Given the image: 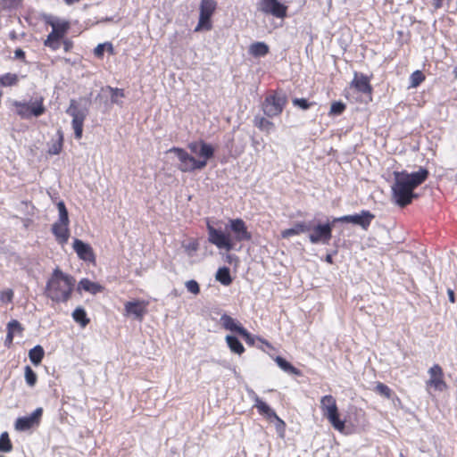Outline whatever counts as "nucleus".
Segmentation results:
<instances>
[{
    "instance_id": "obj_1",
    "label": "nucleus",
    "mask_w": 457,
    "mask_h": 457,
    "mask_svg": "<svg viewBox=\"0 0 457 457\" xmlns=\"http://www.w3.org/2000/svg\"><path fill=\"white\" fill-rule=\"evenodd\" d=\"M208 240L219 249L228 252L235 248L236 242L248 241L251 233L242 219H232L225 226V231L207 224Z\"/></svg>"
},
{
    "instance_id": "obj_2",
    "label": "nucleus",
    "mask_w": 457,
    "mask_h": 457,
    "mask_svg": "<svg viewBox=\"0 0 457 457\" xmlns=\"http://www.w3.org/2000/svg\"><path fill=\"white\" fill-rule=\"evenodd\" d=\"M393 174L395 182L391 187L392 199L397 205L404 207L417 196L413 190L427 179L428 171L425 168H420L418 171L412 173L394 171Z\"/></svg>"
},
{
    "instance_id": "obj_3",
    "label": "nucleus",
    "mask_w": 457,
    "mask_h": 457,
    "mask_svg": "<svg viewBox=\"0 0 457 457\" xmlns=\"http://www.w3.org/2000/svg\"><path fill=\"white\" fill-rule=\"evenodd\" d=\"M75 278L59 268L54 269L46 287V295L53 302L66 303L71 296Z\"/></svg>"
},
{
    "instance_id": "obj_4",
    "label": "nucleus",
    "mask_w": 457,
    "mask_h": 457,
    "mask_svg": "<svg viewBox=\"0 0 457 457\" xmlns=\"http://www.w3.org/2000/svg\"><path fill=\"white\" fill-rule=\"evenodd\" d=\"M169 153H174L179 160L178 169L182 172H193L205 168V162L202 160H196L192 154L185 149L172 147Z\"/></svg>"
},
{
    "instance_id": "obj_5",
    "label": "nucleus",
    "mask_w": 457,
    "mask_h": 457,
    "mask_svg": "<svg viewBox=\"0 0 457 457\" xmlns=\"http://www.w3.org/2000/svg\"><path fill=\"white\" fill-rule=\"evenodd\" d=\"M320 408L323 416L326 417L332 427L342 432L345 429V422L339 419L336 399L330 395H325L320 400Z\"/></svg>"
},
{
    "instance_id": "obj_6",
    "label": "nucleus",
    "mask_w": 457,
    "mask_h": 457,
    "mask_svg": "<svg viewBox=\"0 0 457 457\" xmlns=\"http://www.w3.org/2000/svg\"><path fill=\"white\" fill-rule=\"evenodd\" d=\"M66 112L72 117L71 125L74 130L75 138L80 139L83 133L84 120L88 113L87 109L80 106L76 100L71 99Z\"/></svg>"
},
{
    "instance_id": "obj_7",
    "label": "nucleus",
    "mask_w": 457,
    "mask_h": 457,
    "mask_svg": "<svg viewBox=\"0 0 457 457\" xmlns=\"http://www.w3.org/2000/svg\"><path fill=\"white\" fill-rule=\"evenodd\" d=\"M375 218V215L370 211L362 210L360 213L353 215H345L338 218H335L332 223L335 222H347L354 225H359L364 230H367L371 221Z\"/></svg>"
},
{
    "instance_id": "obj_8",
    "label": "nucleus",
    "mask_w": 457,
    "mask_h": 457,
    "mask_svg": "<svg viewBox=\"0 0 457 457\" xmlns=\"http://www.w3.org/2000/svg\"><path fill=\"white\" fill-rule=\"evenodd\" d=\"M286 104V98L279 96H269L262 104L263 112L268 117H275L279 115Z\"/></svg>"
},
{
    "instance_id": "obj_9",
    "label": "nucleus",
    "mask_w": 457,
    "mask_h": 457,
    "mask_svg": "<svg viewBox=\"0 0 457 457\" xmlns=\"http://www.w3.org/2000/svg\"><path fill=\"white\" fill-rule=\"evenodd\" d=\"M187 147L191 154L199 157L197 160H202L205 162V166L207 165L208 160L214 155V148L212 145L203 140L193 141L187 145Z\"/></svg>"
},
{
    "instance_id": "obj_10",
    "label": "nucleus",
    "mask_w": 457,
    "mask_h": 457,
    "mask_svg": "<svg viewBox=\"0 0 457 457\" xmlns=\"http://www.w3.org/2000/svg\"><path fill=\"white\" fill-rule=\"evenodd\" d=\"M333 225L330 223L318 224L312 228V233L309 235V239L312 244L322 243L327 245L332 237Z\"/></svg>"
},
{
    "instance_id": "obj_11",
    "label": "nucleus",
    "mask_w": 457,
    "mask_h": 457,
    "mask_svg": "<svg viewBox=\"0 0 457 457\" xmlns=\"http://www.w3.org/2000/svg\"><path fill=\"white\" fill-rule=\"evenodd\" d=\"M429 379L427 381V386L433 387L436 391H444L447 385L444 380V372L438 364H435L428 370Z\"/></svg>"
},
{
    "instance_id": "obj_12",
    "label": "nucleus",
    "mask_w": 457,
    "mask_h": 457,
    "mask_svg": "<svg viewBox=\"0 0 457 457\" xmlns=\"http://www.w3.org/2000/svg\"><path fill=\"white\" fill-rule=\"evenodd\" d=\"M259 9L264 12L272 14L277 18H284L287 15V6L278 0H260Z\"/></svg>"
},
{
    "instance_id": "obj_13",
    "label": "nucleus",
    "mask_w": 457,
    "mask_h": 457,
    "mask_svg": "<svg viewBox=\"0 0 457 457\" xmlns=\"http://www.w3.org/2000/svg\"><path fill=\"white\" fill-rule=\"evenodd\" d=\"M147 303L141 300L127 302L124 305V315L133 317L135 320H142L146 313Z\"/></svg>"
},
{
    "instance_id": "obj_14",
    "label": "nucleus",
    "mask_w": 457,
    "mask_h": 457,
    "mask_svg": "<svg viewBox=\"0 0 457 457\" xmlns=\"http://www.w3.org/2000/svg\"><path fill=\"white\" fill-rule=\"evenodd\" d=\"M73 249L79 259L90 262H94L96 261L93 248L90 245L84 243L82 240L75 239L73 242Z\"/></svg>"
},
{
    "instance_id": "obj_15",
    "label": "nucleus",
    "mask_w": 457,
    "mask_h": 457,
    "mask_svg": "<svg viewBox=\"0 0 457 457\" xmlns=\"http://www.w3.org/2000/svg\"><path fill=\"white\" fill-rule=\"evenodd\" d=\"M69 221H60V219L52 227V231L56 237L59 244L64 245L67 243L70 237V230L68 228Z\"/></svg>"
},
{
    "instance_id": "obj_16",
    "label": "nucleus",
    "mask_w": 457,
    "mask_h": 457,
    "mask_svg": "<svg viewBox=\"0 0 457 457\" xmlns=\"http://www.w3.org/2000/svg\"><path fill=\"white\" fill-rule=\"evenodd\" d=\"M352 85L359 91L364 94H370L372 87L369 78L364 74L355 72Z\"/></svg>"
},
{
    "instance_id": "obj_17",
    "label": "nucleus",
    "mask_w": 457,
    "mask_h": 457,
    "mask_svg": "<svg viewBox=\"0 0 457 457\" xmlns=\"http://www.w3.org/2000/svg\"><path fill=\"white\" fill-rule=\"evenodd\" d=\"M312 229L311 224L306 222H296L293 228L284 229L281 231V237L283 238H288L293 236H296L302 233L308 232Z\"/></svg>"
},
{
    "instance_id": "obj_18",
    "label": "nucleus",
    "mask_w": 457,
    "mask_h": 457,
    "mask_svg": "<svg viewBox=\"0 0 457 457\" xmlns=\"http://www.w3.org/2000/svg\"><path fill=\"white\" fill-rule=\"evenodd\" d=\"M220 321L226 330L240 334L241 329H244V327L237 320L228 314L221 315Z\"/></svg>"
},
{
    "instance_id": "obj_19",
    "label": "nucleus",
    "mask_w": 457,
    "mask_h": 457,
    "mask_svg": "<svg viewBox=\"0 0 457 457\" xmlns=\"http://www.w3.org/2000/svg\"><path fill=\"white\" fill-rule=\"evenodd\" d=\"M253 400L255 403L253 406L258 410L260 414L265 415L268 419L276 417V412L259 396L254 395Z\"/></svg>"
},
{
    "instance_id": "obj_20",
    "label": "nucleus",
    "mask_w": 457,
    "mask_h": 457,
    "mask_svg": "<svg viewBox=\"0 0 457 457\" xmlns=\"http://www.w3.org/2000/svg\"><path fill=\"white\" fill-rule=\"evenodd\" d=\"M52 32L48 36L52 37L62 38L69 29V23L66 21H54L51 22Z\"/></svg>"
},
{
    "instance_id": "obj_21",
    "label": "nucleus",
    "mask_w": 457,
    "mask_h": 457,
    "mask_svg": "<svg viewBox=\"0 0 457 457\" xmlns=\"http://www.w3.org/2000/svg\"><path fill=\"white\" fill-rule=\"evenodd\" d=\"M79 289H83L87 292L96 295L101 292L104 288L98 283L92 282L87 278H83L79 283Z\"/></svg>"
},
{
    "instance_id": "obj_22",
    "label": "nucleus",
    "mask_w": 457,
    "mask_h": 457,
    "mask_svg": "<svg viewBox=\"0 0 457 457\" xmlns=\"http://www.w3.org/2000/svg\"><path fill=\"white\" fill-rule=\"evenodd\" d=\"M269 53V46L264 42H255L249 46V54L254 57H262Z\"/></svg>"
},
{
    "instance_id": "obj_23",
    "label": "nucleus",
    "mask_w": 457,
    "mask_h": 457,
    "mask_svg": "<svg viewBox=\"0 0 457 457\" xmlns=\"http://www.w3.org/2000/svg\"><path fill=\"white\" fill-rule=\"evenodd\" d=\"M225 339L230 351L234 353L242 354L245 352L244 345L236 337L228 335Z\"/></svg>"
},
{
    "instance_id": "obj_24",
    "label": "nucleus",
    "mask_w": 457,
    "mask_h": 457,
    "mask_svg": "<svg viewBox=\"0 0 457 457\" xmlns=\"http://www.w3.org/2000/svg\"><path fill=\"white\" fill-rule=\"evenodd\" d=\"M217 7L215 0H202L200 4V13L212 17Z\"/></svg>"
},
{
    "instance_id": "obj_25",
    "label": "nucleus",
    "mask_w": 457,
    "mask_h": 457,
    "mask_svg": "<svg viewBox=\"0 0 457 457\" xmlns=\"http://www.w3.org/2000/svg\"><path fill=\"white\" fill-rule=\"evenodd\" d=\"M73 320L81 325V327H86L89 323V319L87 317L86 311L82 307H77L72 312Z\"/></svg>"
},
{
    "instance_id": "obj_26",
    "label": "nucleus",
    "mask_w": 457,
    "mask_h": 457,
    "mask_svg": "<svg viewBox=\"0 0 457 457\" xmlns=\"http://www.w3.org/2000/svg\"><path fill=\"white\" fill-rule=\"evenodd\" d=\"M215 278L224 286H228L232 282L229 269L227 267L220 268L216 273Z\"/></svg>"
},
{
    "instance_id": "obj_27",
    "label": "nucleus",
    "mask_w": 457,
    "mask_h": 457,
    "mask_svg": "<svg viewBox=\"0 0 457 457\" xmlns=\"http://www.w3.org/2000/svg\"><path fill=\"white\" fill-rule=\"evenodd\" d=\"M275 361L278 364V366L284 371L290 373V374H294V375L300 374L299 370L295 368L291 363H289L284 358L278 356V357H276Z\"/></svg>"
},
{
    "instance_id": "obj_28",
    "label": "nucleus",
    "mask_w": 457,
    "mask_h": 457,
    "mask_svg": "<svg viewBox=\"0 0 457 457\" xmlns=\"http://www.w3.org/2000/svg\"><path fill=\"white\" fill-rule=\"evenodd\" d=\"M19 81V76L14 73L0 75V87L14 86Z\"/></svg>"
},
{
    "instance_id": "obj_29",
    "label": "nucleus",
    "mask_w": 457,
    "mask_h": 457,
    "mask_svg": "<svg viewBox=\"0 0 457 457\" xmlns=\"http://www.w3.org/2000/svg\"><path fill=\"white\" fill-rule=\"evenodd\" d=\"M212 21H211V17L203 15L200 13L198 24L196 25L195 31V32H198L201 30L209 31L212 29Z\"/></svg>"
},
{
    "instance_id": "obj_30",
    "label": "nucleus",
    "mask_w": 457,
    "mask_h": 457,
    "mask_svg": "<svg viewBox=\"0 0 457 457\" xmlns=\"http://www.w3.org/2000/svg\"><path fill=\"white\" fill-rule=\"evenodd\" d=\"M45 355V351L42 346L37 345L30 349V362L34 365H38Z\"/></svg>"
},
{
    "instance_id": "obj_31",
    "label": "nucleus",
    "mask_w": 457,
    "mask_h": 457,
    "mask_svg": "<svg viewBox=\"0 0 457 457\" xmlns=\"http://www.w3.org/2000/svg\"><path fill=\"white\" fill-rule=\"evenodd\" d=\"M254 125L266 132H270L274 128V123L263 117H255Z\"/></svg>"
},
{
    "instance_id": "obj_32",
    "label": "nucleus",
    "mask_w": 457,
    "mask_h": 457,
    "mask_svg": "<svg viewBox=\"0 0 457 457\" xmlns=\"http://www.w3.org/2000/svg\"><path fill=\"white\" fill-rule=\"evenodd\" d=\"M106 90H108L111 93V101L113 104H121L122 103L120 101V98H123L125 96L123 89L120 88H114L110 86L106 87Z\"/></svg>"
},
{
    "instance_id": "obj_33",
    "label": "nucleus",
    "mask_w": 457,
    "mask_h": 457,
    "mask_svg": "<svg viewBox=\"0 0 457 457\" xmlns=\"http://www.w3.org/2000/svg\"><path fill=\"white\" fill-rule=\"evenodd\" d=\"M12 448V442L7 432H3L0 436V452L9 453Z\"/></svg>"
},
{
    "instance_id": "obj_34",
    "label": "nucleus",
    "mask_w": 457,
    "mask_h": 457,
    "mask_svg": "<svg viewBox=\"0 0 457 457\" xmlns=\"http://www.w3.org/2000/svg\"><path fill=\"white\" fill-rule=\"evenodd\" d=\"M425 79V76L420 71H415L410 77V87H417Z\"/></svg>"
},
{
    "instance_id": "obj_35",
    "label": "nucleus",
    "mask_w": 457,
    "mask_h": 457,
    "mask_svg": "<svg viewBox=\"0 0 457 457\" xmlns=\"http://www.w3.org/2000/svg\"><path fill=\"white\" fill-rule=\"evenodd\" d=\"M14 428L17 431L29 430V416H23L17 419Z\"/></svg>"
},
{
    "instance_id": "obj_36",
    "label": "nucleus",
    "mask_w": 457,
    "mask_h": 457,
    "mask_svg": "<svg viewBox=\"0 0 457 457\" xmlns=\"http://www.w3.org/2000/svg\"><path fill=\"white\" fill-rule=\"evenodd\" d=\"M42 98L36 100L33 104H30V114L39 116L45 112V108L42 105Z\"/></svg>"
},
{
    "instance_id": "obj_37",
    "label": "nucleus",
    "mask_w": 457,
    "mask_h": 457,
    "mask_svg": "<svg viewBox=\"0 0 457 457\" xmlns=\"http://www.w3.org/2000/svg\"><path fill=\"white\" fill-rule=\"evenodd\" d=\"M107 49L110 53H113V47L111 43L99 44L94 50V54L96 57H102L104 52Z\"/></svg>"
},
{
    "instance_id": "obj_38",
    "label": "nucleus",
    "mask_w": 457,
    "mask_h": 457,
    "mask_svg": "<svg viewBox=\"0 0 457 457\" xmlns=\"http://www.w3.org/2000/svg\"><path fill=\"white\" fill-rule=\"evenodd\" d=\"M14 105L16 107L15 112H17V114H19L21 118H29V104L28 103L21 104V103L15 102Z\"/></svg>"
},
{
    "instance_id": "obj_39",
    "label": "nucleus",
    "mask_w": 457,
    "mask_h": 457,
    "mask_svg": "<svg viewBox=\"0 0 457 457\" xmlns=\"http://www.w3.org/2000/svg\"><path fill=\"white\" fill-rule=\"evenodd\" d=\"M375 391L378 394H379V395H383V396H385V397H386L388 399L392 395V390L386 385H385L383 383H380V382H378L377 384V386L375 387Z\"/></svg>"
},
{
    "instance_id": "obj_40",
    "label": "nucleus",
    "mask_w": 457,
    "mask_h": 457,
    "mask_svg": "<svg viewBox=\"0 0 457 457\" xmlns=\"http://www.w3.org/2000/svg\"><path fill=\"white\" fill-rule=\"evenodd\" d=\"M62 43V38L56 37H52V36H48L46 40L45 41V45L49 46L53 50L60 48Z\"/></svg>"
},
{
    "instance_id": "obj_41",
    "label": "nucleus",
    "mask_w": 457,
    "mask_h": 457,
    "mask_svg": "<svg viewBox=\"0 0 457 457\" xmlns=\"http://www.w3.org/2000/svg\"><path fill=\"white\" fill-rule=\"evenodd\" d=\"M345 109L342 102H334L330 106L329 115H340Z\"/></svg>"
},
{
    "instance_id": "obj_42",
    "label": "nucleus",
    "mask_w": 457,
    "mask_h": 457,
    "mask_svg": "<svg viewBox=\"0 0 457 457\" xmlns=\"http://www.w3.org/2000/svg\"><path fill=\"white\" fill-rule=\"evenodd\" d=\"M7 330L12 331V334L15 336L21 334L23 328H21V325L18 320H12L8 323Z\"/></svg>"
},
{
    "instance_id": "obj_43",
    "label": "nucleus",
    "mask_w": 457,
    "mask_h": 457,
    "mask_svg": "<svg viewBox=\"0 0 457 457\" xmlns=\"http://www.w3.org/2000/svg\"><path fill=\"white\" fill-rule=\"evenodd\" d=\"M57 209L59 212L60 221H69L68 211H67L65 204L62 201H61L57 204Z\"/></svg>"
},
{
    "instance_id": "obj_44",
    "label": "nucleus",
    "mask_w": 457,
    "mask_h": 457,
    "mask_svg": "<svg viewBox=\"0 0 457 457\" xmlns=\"http://www.w3.org/2000/svg\"><path fill=\"white\" fill-rule=\"evenodd\" d=\"M186 287H187V291H189L190 293H192L194 295H197L200 292L199 284L194 279L187 281Z\"/></svg>"
},
{
    "instance_id": "obj_45",
    "label": "nucleus",
    "mask_w": 457,
    "mask_h": 457,
    "mask_svg": "<svg viewBox=\"0 0 457 457\" xmlns=\"http://www.w3.org/2000/svg\"><path fill=\"white\" fill-rule=\"evenodd\" d=\"M292 103L303 110H307L311 106V104L304 98H294Z\"/></svg>"
},
{
    "instance_id": "obj_46",
    "label": "nucleus",
    "mask_w": 457,
    "mask_h": 457,
    "mask_svg": "<svg viewBox=\"0 0 457 457\" xmlns=\"http://www.w3.org/2000/svg\"><path fill=\"white\" fill-rule=\"evenodd\" d=\"M273 419L276 420L277 423H276V430L278 431V433L279 434L280 436H284V433H285V428H286V424L285 422L276 414V417H273Z\"/></svg>"
},
{
    "instance_id": "obj_47",
    "label": "nucleus",
    "mask_w": 457,
    "mask_h": 457,
    "mask_svg": "<svg viewBox=\"0 0 457 457\" xmlns=\"http://www.w3.org/2000/svg\"><path fill=\"white\" fill-rule=\"evenodd\" d=\"M13 292L11 289L1 292L0 301L3 303H10L12 301Z\"/></svg>"
},
{
    "instance_id": "obj_48",
    "label": "nucleus",
    "mask_w": 457,
    "mask_h": 457,
    "mask_svg": "<svg viewBox=\"0 0 457 457\" xmlns=\"http://www.w3.org/2000/svg\"><path fill=\"white\" fill-rule=\"evenodd\" d=\"M239 335L243 337V338L245 339L246 344H248L249 345H254L253 336H252L245 328H244V329H241V332Z\"/></svg>"
},
{
    "instance_id": "obj_49",
    "label": "nucleus",
    "mask_w": 457,
    "mask_h": 457,
    "mask_svg": "<svg viewBox=\"0 0 457 457\" xmlns=\"http://www.w3.org/2000/svg\"><path fill=\"white\" fill-rule=\"evenodd\" d=\"M42 412L43 409L37 408L30 414V427H32L34 423H37V420L41 417Z\"/></svg>"
},
{
    "instance_id": "obj_50",
    "label": "nucleus",
    "mask_w": 457,
    "mask_h": 457,
    "mask_svg": "<svg viewBox=\"0 0 457 457\" xmlns=\"http://www.w3.org/2000/svg\"><path fill=\"white\" fill-rule=\"evenodd\" d=\"M186 251L187 252L188 255L192 256L193 253H195L197 250V244L195 242L189 243L188 245H184Z\"/></svg>"
},
{
    "instance_id": "obj_51",
    "label": "nucleus",
    "mask_w": 457,
    "mask_h": 457,
    "mask_svg": "<svg viewBox=\"0 0 457 457\" xmlns=\"http://www.w3.org/2000/svg\"><path fill=\"white\" fill-rule=\"evenodd\" d=\"M62 149V141L57 142L53 145V146L49 149V153L51 154H58Z\"/></svg>"
},
{
    "instance_id": "obj_52",
    "label": "nucleus",
    "mask_w": 457,
    "mask_h": 457,
    "mask_svg": "<svg viewBox=\"0 0 457 457\" xmlns=\"http://www.w3.org/2000/svg\"><path fill=\"white\" fill-rule=\"evenodd\" d=\"M14 58L24 61L26 58V53L22 49L18 48L14 51Z\"/></svg>"
},
{
    "instance_id": "obj_53",
    "label": "nucleus",
    "mask_w": 457,
    "mask_h": 457,
    "mask_svg": "<svg viewBox=\"0 0 457 457\" xmlns=\"http://www.w3.org/2000/svg\"><path fill=\"white\" fill-rule=\"evenodd\" d=\"M13 337H14V335L12 334V331L7 330V335H6V338H5V342H4L5 345H9L10 344H12Z\"/></svg>"
},
{
    "instance_id": "obj_54",
    "label": "nucleus",
    "mask_w": 457,
    "mask_h": 457,
    "mask_svg": "<svg viewBox=\"0 0 457 457\" xmlns=\"http://www.w3.org/2000/svg\"><path fill=\"white\" fill-rule=\"evenodd\" d=\"M445 0H432V5L434 6L435 10H437L443 6V3Z\"/></svg>"
},
{
    "instance_id": "obj_55",
    "label": "nucleus",
    "mask_w": 457,
    "mask_h": 457,
    "mask_svg": "<svg viewBox=\"0 0 457 457\" xmlns=\"http://www.w3.org/2000/svg\"><path fill=\"white\" fill-rule=\"evenodd\" d=\"M23 371H24V379H25L26 383L29 384V364L24 366Z\"/></svg>"
},
{
    "instance_id": "obj_56",
    "label": "nucleus",
    "mask_w": 457,
    "mask_h": 457,
    "mask_svg": "<svg viewBox=\"0 0 457 457\" xmlns=\"http://www.w3.org/2000/svg\"><path fill=\"white\" fill-rule=\"evenodd\" d=\"M37 382V374L30 370V386H34Z\"/></svg>"
},
{
    "instance_id": "obj_57",
    "label": "nucleus",
    "mask_w": 457,
    "mask_h": 457,
    "mask_svg": "<svg viewBox=\"0 0 457 457\" xmlns=\"http://www.w3.org/2000/svg\"><path fill=\"white\" fill-rule=\"evenodd\" d=\"M448 295L450 302L454 303V293L453 290L448 289Z\"/></svg>"
},
{
    "instance_id": "obj_58",
    "label": "nucleus",
    "mask_w": 457,
    "mask_h": 457,
    "mask_svg": "<svg viewBox=\"0 0 457 457\" xmlns=\"http://www.w3.org/2000/svg\"><path fill=\"white\" fill-rule=\"evenodd\" d=\"M62 45L63 46V48H64V51L65 52H68L70 50V47H71V44L64 41L62 43Z\"/></svg>"
},
{
    "instance_id": "obj_59",
    "label": "nucleus",
    "mask_w": 457,
    "mask_h": 457,
    "mask_svg": "<svg viewBox=\"0 0 457 457\" xmlns=\"http://www.w3.org/2000/svg\"><path fill=\"white\" fill-rule=\"evenodd\" d=\"M325 260L327 262L332 263V256L330 254H328Z\"/></svg>"
},
{
    "instance_id": "obj_60",
    "label": "nucleus",
    "mask_w": 457,
    "mask_h": 457,
    "mask_svg": "<svg viewBox=\"0 0 457 457\" xmlns=\"http://www.w3.org/2000/svg\"><path fill=\"white\" fill-rule=\"evenodd\" d=\"M79 0H64V2L68 4H71L73 3L79 2Z\"/></svg>"
},
{
    "instance_id": "obj_61",
    "label": "nucleus",
    "mask_w": 457,
    "mask_h": 457,
    "mask_svg": "<svg viewBox=\"0 0 457 457\" xmlns=\"http://www.w3.org/2000/svg\"><path fill=\"white\" fill-rule=\"evenodd\" d=\"M24 19H25V21H29V16H26V15H25V16H24Z\"/></svg>"
},
{
    "instance_id": "obj_62",
    "label": "nucleus",
    "mask_w": 457,
    "mask_h": 457,
    "mask_svg": "<svg viewBox=\"0 0 457 457\" xmlns=\"http://www.w3.org/2000/svg\"><path fill=\"white\" fill-rule=\"evenodd\" d=\"M400 457H405L402 453H400Z\"/></svg>"
}]
</instances>
